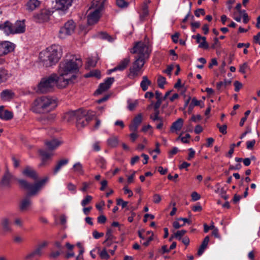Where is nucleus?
Listing matches in <instances>:
<instances>
[{
  "label": "nucleus",
  "mask_w": 260,
  "mask_h": 260,
  "mask_svg": "<svg viewBox=\"0 0 260 260\" xmlns=\"http://www.w3.org/2000/svg\"><path fill=\"white\" fill-rule=\"evenodd\" d=\"M82 66L80 58L75 56L63 60L58 66L57 74H52L41 79L38 84L37 92L40 93L52 92L55 86L59 89L67 87L76 79V74Z\"/></svg>",
  "instance_id": "nucleus-1"
},
{
  "label": "nucleus",
  "mask_w": 260,
  "mask_h": 260,
  "mask_svg": "<svg viewBox=\"0 0 260 260\" xmlns=\"http://www.w3.org/2000/svg\"><path fill=\"white\" fill-rule=\"evenodd\" d=\"M62 55V49L58 45H52L42 51L39 54V59L44 66L49 67L55 64Z\"/></svg>",
  "instance_id": "nucleus-2"
},
{
  "label": "nucleus",
  "mask_w": 260,
  "mask_h": 260,
  "mask_svg": "<svg viewBox=\"0 0 260 260\" xmlns=\"http://www.w3.org/2000/svg\"><path fill=\"white\" fill-rule=\"evenodd\" d=\"M57 105V101L55 98L43 96L37 98L34 102L32 110L37 113L49 112L54 110Z\"/></svg>",
  "instance_id": "nucleus-3"
},
{
  "label": "nucleus",
  "mask_w": 260,
  "mask_h": 260,
  "mask_svg": "<svg viewBox=\"0 0 260 260\" xmlns=\"http://www.w3.org/2000/svg\"><path fill=\"white\" fill-rule=\"evenodd\" d=\"M103 8L104 0H92L87 12V23L89 25L94 24L99 21Z\"/></svg>",
  "instance_id": "nucleus-4"
},
{
  "label": "nucleus",
  "mask_w": 260,
  "mask_h": 260,
  "mask_svg": "<svg viewBox=\"0 0 260 260\" xmlns=\"http://www.w3.org/2000/svg\"><path fill=\"white\" fill-rule=\"evenodd\" d=\"M25 20H18L14 24L8 21L0 24V30H3L6 35L22 34L25 31Z\"/></svg>",
  "instance_id": "nucleus-5"
},
{
  "label": "nucleus",
  "mask_w": 260,
  "mask_h": 260,
  "mask_svg": "<svg viewBox=\"0 0 260 260\" xmlns=\"http://www.w3.org/2000/svg\"><path fill=\"white\" fill-rule=\"evenodd\" d=\"M48 180L47 177L36 182L34 184H30L23 179H18V182L21 188L28 190V196H34L44 186L46 182Z\"/></svg>",
  "instance_id": "nucleus-6"
},
{
  "label": "nucleus",
  "mask_w": 260,
  "mask_h": 260,
  "mask_svg": "<svg viewBox=\"0 0 260 260\" xmlns=\"http://www.w3.org/2000/svg\"><path fill=\"white\" fill-rule=\"evenodd\" d=\"M151 52L150 46L148 43L142 41L137 43L131 50V52L136 54L137 56L148 59Z\"/></svg>",
  "instance_id": "nucleus-7"
},
{
  "label": "nucleus",
  "mask_w": 260,
  "mask_h": 260,
  "mask_svg": "<svg viewBox=\"0 0 260 260\" xmlns=\"http://www.w3.org/2000/svg\"><path fill=\"white\" fill-rule=\"evenodd\" d=\"M76 114V125L78 128H82L87 125L94 116L93 112L83 110L77 111Z\"/></svg>",
  "instance_id": "nucleus-8"
},
{
  "label": "nucleus",
  "mask_w": 260,
  "mask_h": 260,
  "mask_svg": "<svg viewBox=\"0 0 260 260\" xmlns=\"http://www.w3.org/2000/svg\"><path fill=\"white\" fill-rule=\"evenodd\" d=\"M76 28V24L72 20H70L61 27L58 32V37L60 39H65L74 33Z\"/></svg>",
  "instance_id": "nucleus-9"
},
{
  "label": "nucleus",
  "mask_w": 260,
  "mask_h": 260,
  "mask_svg": "<svg viewBox=\"0 0 260 260\" xmlns=\"http://www.w3.org/2000/svg\"><path fill=\"white\" fill-rule=\"evenodd\" d=\"M146 60V59L136 56L135 60L129 69L130 73L129 76L131 78H134L138 76L139 72L143 67Z\"/></svg>",
  "instance_id": "nucleus-10"
},
{
  "label": "nucleus",
  "mask_w": 260,
  "mask_h": 260,
  "mask_svg": "<svg viewBox=\"0 0 260 260\" xmlns=\"http://www.w3.org/2000/svg\"><path fill=\"white\" fill-rule=\"evenodd\" d=\"M50 15L51 13L49 10L45 9H42L34 15L33 18L37 22L43 23L49 20Z\"/></svg>",
  "instance_id": "nucleus-11"
},
{
  "label": "nucleus",
  "mask_w": 260,
  "mask_h": 260,
  "mask_svg": "<svg viewBox=\"0 0 260 260\" xmlns=\"http://www.w3.org/2000/svg\"><path fill=\"white\" fill-rule=\"evenodd\" d=\"M16 180V177L12 174L6 171L1 180V185L4 187H10Z\"/></svg>",
  "instance_id": "nucleus-12"
},
{
  "label": "nucleus",
  "mask_w": 260,
  "mask_h": 260,
  "mask_svg": "<svg viewBox=\"0 0 260 260\" xmlns=\"http://www.w3.org/2000/svg\"><path fill=\"white\" fill-rule=\"evenodd\" d=\"M114 81L113 77H109L106 79L104 83H101L95 93L100 94L107 90Z\"/></svg>",
  "instance_id": "nucleus-13"
},
{
  "label": "nucleus",
  "mask_w": 260,
  "mask_h": 260,
  "mask_svg": "<svg viewBox=\"0 0 260 260\" xmlns=\"http://www.w3.org/2000/svg\"><path fill=\"white\" fill-rule=\"evenodd\" d=\"M14 50L13 44L8 41L0 43V56L6 55Z\"/></svg>",
  "instance_id": "nucleus-14"
},
{
  "label": "nucleus",
  "mask_w": 260,
  "mask_h": 260,
  "mask_svg": "<svg viewBox=\"0 0 260 260\" xmlns=\"http://www.w3.org/2000/svg\"><path fill=\"white\" fill-rule=\"evenodd\" d=\"M41 2L39 0H29L25 4L26 10L28 12H32L38 9Z\"/></svg>",
  "instance_id": "nucleus-15"
},
{
  "label": "nucleus",
  "mask_w": 260,
  "mask_h": 260,
  "mask_svg": "<svg viewBox=\"0 0 260 260\" xmlns=\"http://www.w3.org/2000/svg\"><path fill=\"white\" fill-rule=\"evenodd\" d=\"M39 153L41 156V162L40 166H44L47 165V161L51 159V157L53 155L52 153H48L42 149L39 150Z\"/></svg>",
  "instance_id": "nucleus-16"
},
{
  "label": "nucleus",
  "mask_w": 260,
  "mask_h": 260,
  "mask_svg": "<svg viewBox=\"0 0 260 260\" xmlns=\"http://www.w3.org/2000/svg\"><path fill=\"white\" fill-rule=\"evenodd\" d=\"M57 9L62 11L67 10L72 5L73 0H55Z\"/></svg>",
  "instance_id": "nucleus-17"
},
{
  "label": "nucleus",
  "mask_w": 260,
  "mask_h": 260,
  "mask_svg": "<svg viewBox=\"0 0 260 260\" xmlns=\"http://www.w3.org/2000/svg\"><path fill=\"white\" fill-rule=\"evenodd\" d=\"M15 96V93L12 90L5 89L2 91L0 98L3 101L8 102L12 100Z\"/></svg>",
  "instance_id": "nucleus-18"
},
{
  "label": "nucleus",
  "mask_w": 260,
  "mask_h": 260,
  "mask_svg": "<svg viewBox=\"0 0 260 260\" xmlns=\"http://www.w3.org/2000/svg\"><path fill=\"white\" fill-rule=\"evenodd\" d=\"M184 121L181 118H178L174 121L170 127V131L171 133H177L180 131L183 126Z\"/></svg>",
  "instance_id": "nucleus-19"
},
{
  "label": "nucleus",
  "mask_w": 260,
  "mask_h": 260,
  "mask_svg": "<svg viewBox=\"0 0 260 260\" xmlns=\"http://www.w3.org/2000/svg\"><path fill=\"white\" fill-rule=\"evenodd\" d=\"M192 38L196 39L197 42L199 44V48L204 49H207L208 48V44L206 42L205 37H202L199 34H198L196 36H192Z\"/></svg>",
  "instance_id": "nucleus-20"
},
{
  "label": "nucleus",
  "mask_w": 260,
  "mask_h": 260,
  "mask_svg": "<svg viewBox=\"0 0 260 260\" xmlns=\"http://www.w3.org/2000/svg\"><path fill=\"white\" fill-rule=\"evenodd\" d=\"M13 117L12 112L5 110L3 106L0 107V118L4 120H9Z\"/></svg>",
  "instance_id": "nucleus-21"
},
{
  "label": "nucleus",
  "mask_w": 260,
  "mask_h": 260,
  "mask_svg": "<svg viewBox=\"0 0 260 260\" xmlns=\"http://www.w3.org/2000/svg\"><path fill=\"white\" fill-rule=\"evenodd\" d=\"M56 118L55 113H50L42 116L40 119V122L43 124H49L52 123Z\"/></svg>",
  "instance_id": "nucleus-22"
},
{
  "label": "nucleus",
  "mask_w": 260,
  "mask_h": 260,
  "mask_svg": "<svg viewBox=\"0 0 260 260\" xmlns=\"http://www.w3.org/2000/svg\"><path fill=\"white\" fill-rule=\"evenodd\" d=\"M0 225L4 232H11L12 228L10 225V221L7 217H3L1 220Z\"/></svg>",
  "instance_id": "nucleus-23"
},
{
  "label": "nucleus",
  "mask_w": 260,
  "mask_h": 260,
  "mask_svg": "<svg viewBox=\"0 0 260 260\" xmlns=\"http://www.w3.org/2000/svg\"><path fill=\"white\" fill-rule=\"evenodd\" d=\"M31 205V201L30 199L26 198L21 200L19 204V209L21 211L28 210Z\"/></svg>",
  "instance_id": "nucleus-24"
},
{
  "label": "nucleus",
  "mask_w": 260,
  "mask_h": 260,
  "mask_svg": "<svg viewBox=\"0 0 260 260\" xmlns=\"http://www.w3.org/2000/svg\"><path fill=\"white\" fill-rule=\"evenodd\" d=\"M46 146L49 150H54L62 144V142L56 139L47 141L45 143Z\"/></svg>",
  "instance_id": "nucleus-25"
},
{
  "label": "nucleus",
  "mask_w": 260,
  "mask_h": 260,
  "mask_svg": "<svg viewBox=\"0 0 260 260\" xmlns=\"http://www.w3.org/2000/svg\"><path fill=\"white\" fill-rule=\"evenodd\" d=\"M140 19L141 21L145 20L146 17L148 15V6L146 3H144L139 10Z\"/></svg>",
  "instance_id": "nucleus-26"
},
{
  "label": "nucleus",
  "mask_w": 260,
  "mask_h": 260,
  "mask_svg": "<svg viewBox=\"0 0 260 260\" xmlns=\"http://www.w3.org/2000/svg\"><path fill=\"white\" fill-rule=\"evenodd\" d=\"M22 174L26 176L31 178L34 179H37L36 172L30 167H26L22 171Z\"/></svg>",
  "instance_id": "nucleus-27"
},
{
  "label": "nucleus",
  "mask_w": 260,
  "mask_h": 260,
  "mask_svg": "<svg viewBox=\"0 0 260 260\" xmlns=\"http://www.w3.org/2000/svg\"><path fill=\"white\" fill-rule=\"evenodd\" d=\"M130 62L129 57H127L122 59L115 68H114V70L123 71L127 66Z\"/></svg>",
  "instance_id": "nucleus-28"
},
{
  "label": "nucleus",
  "mask_w": 260,
  "mask_h": 260,
  "mask_svg": "<svg viewBox=\"0 0 260 260\" xmlns=\"http://www.w3.org/2000/svg\"><path fill=\"white\" fill-rule=\"evenodd\" d=\"M77 111H70L65 113L63 115V119L68 122L72 121L75 118H77Z\"/></svg>",
  "instance_id": "nucleus-29"
},
{
  "label": "nucleus",
  "mask_w": 260,
  "mask_h": 260,
  "mask_svg": "<svg viewBox=\"0 0 260 260\" xmlns=\"http://www.w3.org/2000/svg\"><path fill=\"white\" fill-rule=\"evenodd\" d=\"M151 82L148 79L146 76H144L142 77V81L140 83V86L143 91H146L148 89V86L150 85Z\"/></svg>",
  "instance_id": "nucleus-30"
},
{
  "label": "nucleus",
  "mask_w": 260,
  "mask_h": 260,
  "mask_svg": "<svg viewBox=\"0 0 260 260\" xmlns=\"http://www.w3.org/2000/svg\"><path fill=\"white\" fill-rule=\"evenodd\" d=\"M69 162V159H61L60 160H59L57 164L56 165V167H55L54 169V171H53V173L54 174H56L59 171V170L60 169V168L67 165Z\"/></svg>",
  "instance_id": "nucleus-31"
},
{
  "label": "nucleus",
  "mask_w": 260,
  "mask_h": 260,
  "mask_svg": "<svg viewBox=\"0 0 260 260\" xmlns=\"http://www.w3.org/2000/svg\"><path fill=\"white\" fill-rule=\"evenodd\" d=\"M155 123L156 128L161 131L164 129L166 127V121L163 118L157 119L156 122H154Z\"/></svg>",
  "instance_id": "nucleus-32"
},
{
  "label": "nucleus",
  "mask_w": 260,
  "mask_h": 260,
  "mask_svg": "<svg viewBox=\"0 0 260 260\" xmlns=\"http://www.w3.org/2000/svg\"><path fill=\"white\" fill-rule=\"evenodd\" d=\"M107 143L110 147H116L118 143V138L116 137L112 136L107 140Z\"/></svg>",
  "instance_id": "nucleus-33"
},
{
  "label": "nucleus",
  "mask_w": 260,
  "mask_h": 260,
  "mask_svg": "<svg viewBox=\"0 0 260 260\" xmlns=\"http://www.w3.org/2000/svg\"><path fill=\"white\" fill-rule=\"evenodd\" d=\"M96 249L98 250V252L102 259H108L109 258L110 255L108 253L106 248L103 249L102 250H101L100 248H96Z\"/></svg>",
  "instance_id": "nucleus-34"
},
{
  "label": "nucleus",
  "mask_w": 260,
  "mask_h": 260,
  "mask_svg": "<svg viewBox=\"0 0 260 260\" xmlns=\"http://www.w3.org/2000/svg\"><path fill=\"white\" fill-rule=\"evenodd\" d=\"M9 77L7 71L3 69H0V83L7 80Z\"/></svg>",
  "instance_id": "nucleus-35"
},
{
  "label": "nucleus",
  "mask_w": 260,
  "mask_h": 260,
  "mask_svg": "<svg viewBox=\"0 0 260 260\" xmlns=\"http://www.w3.org/2000/svg\"><path fill=\"white\" fill-rule=\"evenodd\" d=\"M85 77L86 78L95 77L98 78H100L101 77V72L98 70H93L86 74Z\"/></svg>",
  "instance_id": "nucleus-36"
},
{
  "label": "nucleus",
  "mask_w": 260,
  "mask_h": 260,
  "mask_svg": "<svg viewBox=\"0 0 260 260\" xmlns=\"http://www.w3.org/2000/svg\"><path fill=\"white\" fill-rule=\"evenodd\" d=\"M98 166L102 169H106L107 162L106 160L103 157H99L96 159Z\"/></svg>",
  "instance_id": "nucleus-37"
},
{
  "label": "nucleus",
  "mask_w": 260,
  "mask_h": 260,
  "mask_svg": "<svg viewBox=\"0 0 260 260\" xmlns=\"http://www.w3.org/2000/svg\"><path fill=\"white\" fill-rule=\"evenodd\" d=\"M96 57H89L87 61V66L88 68L94 67L97 63Z\"/></svg>",
  "instance_id": "nucleus-38"
},
{
  "label": "nucleus",
  "mask_w": 260,
  "mask_h": 260,
  "mask_svg": "<svg viewBox=\"0 0 260 260\" xmlns=\"http://www.w3.org/2000/svg\"><path fill=\"white\" fill-rule=\"evenodd\" d=\"M250 68L247 62H244L239 66V72L244 74L246 73L247 70H249Z\"/></svg>",
  "instance_id": "nucleus-39"
},
{
  "label": "nucleus",
  "mask_w": 260,
  "mask_h": 260,
  "mask_svg": "<svg viewBox=\"0 0 260 260\" xmlns=\"http://www.w3.org/2000/svg\"><path fill=\"white\" fill-rule=\"evenodd\" d=\"M166 83V78L160 75H159L157 79V84L159 87L160 88H164V85Z\"/></svg>",
  "instance_id": "nucleus-40"
},
{
  "label": "nucleus",
  "mask_w": 260,
  "mask_h": 260,
  "mask_svg": "<svg viewBox=\"0 0 260 260\" xmlns=\"http://www.w3.org/2000/svg\"><path fill=\"white\" fill-rule=\"evenodd\" d=\"M155 113L153 114H151L150 116V119L153 121V122H156L157 121V119L162 118V117L159 116V110H154Z\"/></svg>",
  "instance_id": "nucleus-41"
},
{
  "label": "nucleus",
  "mask_w": 260,
  "mask_h": 260,
  "mask_svg": "<svg viewBox=\"0 0 260 260\" xmlns=\"http://www.w3.org/2000/svg\"><path fill=\"white\" fill-rule=\"evenodd\" d=\"M92 200V197L90 195H87L85 198L81 201V205L85 207L88 205Z\"/></svg>",
  "instance_id": "nucleus-42"
},
{
  "label": "nucleus",
  "mask_w": 260,
  "mask_h": 260,
  "mask_svg": "<svg viewBox=\"0 0 260 260\" xmlns=\"http://www.w3.org/2000/svg\"><path fill=\"white\" fill-rule=\"evenodd\" d=\"M73 168H74V171L75 172H76L79 174H81L83 173L82 166L80 162H77V163L75 164L74 165Z\"/></svg>",
  "instance_id": "nucleus-43"
},
{
  "label": "nucleus",
  "mask_w": 260,
  "mask_h": 260,
  "mask_svg": "<svg viewBox=\"0 0 260 260\" xmlns=\"http://www.w3.org/2000/svg\"><path fill=\"white\" fill-rule=\"evenodd\" d=\"M128 109L130 111H132L135 109V108L138 105V101L135 100L134 102H131V101H128Z\"/></svg>",
  "instance_id": "nucleus-44"
},
{
  "label": "nucleus",
  "mask_w": 260,
  "mask_h": 260,
  "mask_svg": "<svg viewBox=\"0 0 260 260\" xmlns=\"http://www.w3.org/2000/svg\"><path fill=\"white\" fill-rule=\"evenodd\" d=\"M186 231L184 230L178 231L176 233H175L174 237L177 238L178 240H180L182 237L186 233Z\"/></svg>",
  "instance_id": "nucleus-45"
},
{
  "label": "nucleus",
  "mask_w": 260,
  "mask_h": 260,
  "mask_svg": "<svg viewBox=\"0 0 260 260\" xmlns=\"http://www.w3.org/2000/svg\"><path fill=\"white\" fill-rule=\"evenodd\" d=\"M142 115L141 114H139L134 118L133 123L139 126L142 122Z\"/></svg>",
  "instance_id": "nucleus-46"
},
{
  "label": "nucleus",
  "mask_w": 260,
  "mask_h": 260,
  "mask_svg": "<svg viewBox=\"0 0 260 260\" xmlns=\"http://www.w3.org/2000/svg\"><path fill=\"white\" fill-rule=\"evenodd\" d=\"M201 103V101L198 100L196 98H193L191 100V104L189 105V108H193L194 106H200Z\"/></svg>",
  "instance_id": "nucleus-47"
},
{
  "label": "nucleus",
  "mask_w": 260,
  "mask_h": 260,
  "mask_svg": "<svg viewBox=\"0 0 260 260\" xmlns=\"http://www.w3.org/2000/svg\"><path fill=\"white\" fill-rule=\"evenodd\" d=\"M23 220L20 217H16L14 220V224L19 227H22L23 225Z\"/></svg>",
  "instance_id": "nucleus-48"
},
{
  "label": "nucleus",
  "mask_w": 260,
  "mask_h": 260,
  "mask_svg": "<svg viewBox=\"0 0 260 260\" xmlns=\"http://www.w3.org/2000/svg\"><path fill=\"white\" fill-rule=\"evenodd\" d=\"M190 138V135L188 134L185 135L184 137H181L180 136L178 137V139H180L182 142L183 143H188L189 142V139Z\"/></svg>",
  "instance_id": "nucleus-49"
},
{
  "label": "nucleus",
  "mask_w": 260,
  "mask_h": 260,
  "mask_svg": "<svg viewBox=\"0 0 260 260\" xmlns=\"http://www.w3.org/2000/svg\"><path fill=\"white\" fill-rule=\"evenodd\" d=\"M67 188L69 190L72 192L73 193H75L76 192V186L72 183H68Z\"/></svg>",
  "instance_id": "nucleus-50"
},
{
  "label": "nucleus",
  "mask_w": 260,
  "mask_h": 260,
  "mask_svg": "<svg viewBox=\"0 0 260 260\" xmlns=\"http://www.w3.org/2000/svg\"><path fill=\"white\" fill-rule=\"evenodd\" d=\"M161 200V197L157 193H155L153 196V202L155 204H158Z\"/></svg>",
  "instance_id": "nucleus-51"
},
{
  "label": "nucleus",
  "mask_w": 260,
  "mask_h": 260,
  "mask_svg": "<svg viewBox=\"0 0 260 260\" xmlns=\"http://www.w3.org/2000/svg\"><path fill=\"white\" fill-rule=\"evenodd\" d=\"M217 127L219 128V130L220 133H221L223 134H226V129H227V126L225 124H224L222 126L220 125L219 124H217Z\"/></svg>",
  "instance_id": "nucleus-52"
},
{
  "label": "nucleus",
  "mask_w": 260,
  "mask_h": 260,
  "mask_svg": "<svg viewBox=\"0 0 260 260\" xmlns=\"http://www.w3.org/2000/svg\"><path fill=\"white\" fill-rule=\"evenodd\" d=\"M128 204L127 202L123 201L122 199H117V204L121 205L122 208H125Z\"/></svg>",
  "instance_id": "nucleus-53"
},
{
  "label": "nucleus",
  "mask_w": 260,
  "mask_h": 260,
  "mask_svg": "<svg viewBox=\"0 0 260 260\" xmlns=\"http://www.w3.org/2000/svg\"><path fill=\"white\" fill-rule=\"evenodd\" d=\"M255 144V140H252L246 142V148L248 149H252Z\"/></svg>",
  "instance_id": "nucleus-54"
},
{
  "label": "nucleus",
  "mask_w": 260,
  "mask_h": 260,
  "mask_svg": "<svg viewBox=\"0 0 260 260\" xmlns=\"http://www.w3.org/2000/svg\"><path fill=\"white\" fill-rule=\"evenodd\" d=\"M234 85L235 86V90L237 92L239 91L242 87V84L238 81H235Z\"/></svg>",
  "instance_id": "nucleus-55"
},
{
  "label": "nucleus",
  "mask_w": 260,
  "mask_h": 260,
  "mask_svg": "<svg viewBox=\"0 0 260 260\" xmlns=\"http://www.w3.org/2000/svg\"><path fill=\"white\" fill-rule=\"evenodd\" d=\"M116 4L120 8H124L127 6V3H126L124 0H117Z\"/></svg>",
  "instance_id": "nucleus-56"
},
{
  "label": "nucleus",
  "mask_w": 260,
  "mask_h": 260,
  "mask_svg": "<svg viewBox=\"0 0 260 260\" xmlns=\"http://www.w3.org/2000/svg\"><path fill=\"white\" fill-rule=\"evenodd\" d=\"M209 242V236H206L204 238V239L200 246L201 247H203V248H204L205 249H206V247H207Z\"/></svg>",
  "instance_id": "nucleus-57"
},
{
  "label": "nucleus",
  "mask_w": 260,
  "mask_h": 260,
  "mask_svg": "<svg viewBox=\"0 0 260 260\" xmlns=\"http://www.w3.org/2000/svg\"><path fill=\"white\" fill-rule=\"evenodd\" d=\"M91 184L90 183L88 182H83L82 183V187L81 188V190L82 192H86L87 190V189L89 188L90 185Z\"/></svg>",
  "instance_id": "nucleus-58"
},
{
  "label": "nucleus",
  "mask_w": 260,
  "mask_h": 260,
  "mask_svg": "<svg viewBox=\"0 0 260 260\" xmlns=\"http://www.w3.org/2000/svg\"><path fill=\"white\" fill-rule=\"evenodd\" d=\"M189 153L188 154V156L187 157V159L188 160H191L192 158L194 157L195 155V151L191 148L188 149Z\"/></svg>",
  "instance_id": "nucleus-59"
},
{
  "label": "nucleus",
  "mask_w": 260,
  "mask_h": 260,
  "mask_svg": "<svg viewBox=\"0 0 260 260\" xmlns=\"http://www.w3.org/2000/svg\"><path fill=\"white\" fill-rule=\"evenodd\" d=\"M201 197L197 192H193L191 193V199L193 201H196L200 199Z\"/></svg>",
  "instance_id": "nucleus-60"
},
{
  "label": "nucleus",
  "mask_w": 260,
  "mask_h": 260,
  "mask_svg": "<svg viewBox=\"0 0 260 260\" xmlns=\"http://www.w3.org/2000/svg\"><path fill=\"white\" fill-rule=\"evenodd\" d=\"M214 142V139L212 138H209L207 139V143L206 144L205 146L207 147H210L212 146Z\"/></svg>",
  "instance_id": "nucleus-61"
},
{
  "label": "nucleus",
  "mask_w": 260,
  "mask_h": 260,
  "mask_svg": "<svg viewBox=\"0 0 260 260\" xmlns=\"http://www.w3.org/2000/svg\"><path fill=\"white\" fill-rule=\"evenodd\" d=\"M123 190H124V194H128V198H130V197L133 196V191L129 189L127 187L125 186L123 188Z\"/></svg>",
  "instance_id": "nucleus-62"
},
{
  "label": "nucleus",
  "mask_w": 260,
  "mask_h": 260,
  "mask_svg": "<svg viewBox=\"0 0 260 260\" xmlns=\"http://www.w3.org/2000/svg\"><path fill=\"white\" fill-rule=\"evenodd\" d=\"M194 14L198 17H200L201 15H205L204 10L203 9H199L195 11Z\"/></svg>",
  "instance_id": "nucleus-63"
},
{
  "label": "nucleus",
  "mask_w": 260,
  "mask_h": 260,
  "mask_svg": "<svg viewBox=\"0 0 260 260\" xmlns=\"http://www.w3.org/2000/svg\"><path fill=\"white\" fill-rule=\"evenodd\" d=\"M254 159V156H251V158H246L243 160V164L245 166H248L250 165V164L251 163V159Z\"/></svg>",
  "instance_id": "nucleus-64"
}]
</instances>
